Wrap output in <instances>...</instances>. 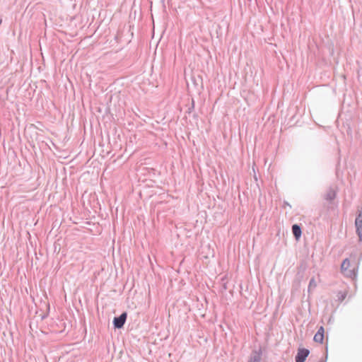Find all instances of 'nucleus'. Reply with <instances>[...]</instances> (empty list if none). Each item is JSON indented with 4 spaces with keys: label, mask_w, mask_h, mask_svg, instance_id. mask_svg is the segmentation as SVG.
I'll use <instances>...</instances> for the list:
<instances>
[{
    "label": "nucleus",
    "mask_w": 362,
    "mask_h": 362,
    "mask_svg": "<svg viewBox=\"0 0 362 362\" xmlns=\"http://www.w3.org/2000/svg\"><path fill=\"white\" fill-rule=\"evenodd\" d=\"M127 317V313H122L119 316L115 317L113 320V325L116 329L123 327Z\"/></svg>",
    "instance_id": "nucleus-1"
},
{
    "label": "nucleus",
    "mask_w": 362,
    "mask_h": 362,
    "mask_svg": "<svg viewBox=\"0 0 362 362\" xmlns=\"http://www.w3.org/2000/svg\"><path fill=\"white\" fill-rule=\"evenodd\" d=\"M310 351L305 348H299L295 357L296 362H305L308 356Z\"/></svg>",
    "instance_id": "nucleus-2"
},
{
    "label": "nucleus",
    "mask_w": 362,
    "mask_h": 362,
    "mask_svg": "<svg viewBox=\"0 0 362 362\" xmlns=\"http://www.w3.org/2000/svg\"><path fill=\"white\" fill-rule=\"evenodd\" d=\"M337 197V190L330 187L324 194V199L328 202L333 201Z\"/></svg>",
    "instance_id": "nucleus-3"
},
{
    "label": "nucleus",
    "mask_w": 362,
    "mask_h": 362,
    "mask_svg": "<svg viewBox=\"0 0 362 362\" xmlns=\"http://www.w3.org/2000/svg\"><path fill=\"white\" fill-rule=\"evenodd\" d=\"M261 355H262L261 351H253L250 358L249 362H260Z\"/></svg>",
    "instance_id": "nucleus-4"
},
{
    "label": "nucleus",
    "mask_w": 362,
    "mask_h": 362,
    "mask_svg": "<svg viewBox=\"0 0 362 362\" xmlns=\"http://www.w3.org/2000/svg\"><path fill=\"white\" fill-rule=\"evenodd\" d=\"M292 232H293V234L296 240H298L300 238V237L301 236V233H302L301 228L297 224H294L292 226Z\"/></svg>",
    "instance_id": "nucleus-5"
},
{
    "label": "nucleus",
    "mask_w": 362,
    "mask_h": 362,
    "mask_svg": "<svg viewBox=\"0 0 362 362\" xmlns=\"http://www.w3.org/2000/svg\"><path fill=\"white\" fill-rule=\"evenodd\" d=\"M343 274L347 276V277H349L351 279H354L356 276V271H355V269H347L346 270L345 272H343Z\"/></svg>",
    "instance_id": "nucleus-6"
},
{
    "label": "nucleus",
    "mask_w": 362,
    "mask_h": 362,
    "mask_svg": "<svg viewBox=\"0 0 362 362\" xmlns=\"http://www.w3.org/2000/svg\"><path fill=\"white\" fill-rule=\"evenodd\" d=\"M349 267H350L349 259L348 258H346L345 259H344V261L342 262L341 265V272L343 273L346 270L349 269Z\"/></svg>",
    "instance_id": "nucleus-7"
},
{
    "label": "nucleus",
    "mask_w": 362,
    "mask_h": 362,
    "mask_svg": "<svg viewBox=\"0 0 362 362\" xmlns=\"http://www.w3.org/2000/svg\"><path fill=\"white\" fill-rule=\"evenodd\" d=\"M313 339L315 342L322 344L324 340V335L321 334L320 332H316V334L314 336Z\"/></svg>",
    "instance_id": "nucleus-8"
},
{
    "label": "nucleus",
    "mask_w": 362,
    "mask_h": 362,
    "mask_svg": "<svg viewBox=\"0 0 362 362\" xmlns=\"http://www.w3.org/2000/svg\"><path fill=\"white\" fill-rule=\"evenodd\" d=\"M317 286V283L314 278H312L310 280L309 285H308V291H310L313 289H315Z\"/></svg>",
    "instance_id": "nucleus-9"
},
{
    "label": "nucleus",
    "mask_w": 362,
    "mask_h": 362,
    "mask_svg": "<svg viewBox=\"0 0 362 362\" xmlns=\"http://www.w3.org/2000/svg\"><path fill=\"white\" fill-rule=\"evenodd\" d=\"M356 231L358 236L359 241L362 242V226L356 227Z\"/></svg>",
    "instance_id": "nucleus-10"
},
{
    "label": "nucleus",
    "mask_w": 362,
    "mask_h": 362,
    "mask_svg": "<svg viewBox=\"0 0 362 362\" xmlns=\"http://www.w3.org/2000/svg\"><path fill=\"white\" fill-rule=\"evenodd\" d=\"M346 296V293H342V292H339L338 295H337L338 300L341 302L345 299Z\"/></svg>",
    "instance_id": "nucleus-11"
},
{
    "label": "nucleus",
    "mask_w": 362,
    "mask_h": 362,
    "mask_svg": "<svg viewBox=\"0 0 362 362\" xmlns=\"http://www.w3.org/2000/svg\"><path fill=\"white\" fill-rule=\"evenodd\" d=\"M355 221H362V211H358V214Z\"/></svg>",
    "instance_id": "nucleus-12"
},
{
    "label": "nucleus",
    "mask_w": 362,
    "mask_h": 362,
    "mask_svg": "<svg viewBox=\"0 0 362 362\" xmlns=\"http://www.w3.org/2000/svg\"><path fill=\"white\" fill-rule=\"evenodd\" d=\"M355 226H362V221H355Z\"/></svg>",
    "instance_id": "nucleus-13"
},
{
    "label": "nucleus",
    "mask_w": 362,
    "mask_h": 362,
    "mask_svg": "<svg viewBox=\"0 0 362 362\" xmlns=\"http://www.w3.org/2000/svg\"><path fill=\"white\" fill-rule=\"evenodd\" d=\"M317 332H320V333H321V334H323V335H324V332H325L324 327L321 326V327L318 329V330H317Z\"/></svg>",
    "instance_id": "nucleus-14"
},
{
    "label": "nucleus",
    "mask_w": 362,
    "mask_h": 362,
    "mask_svg": "<svg viewBox=\"0 0 362 362\" xmlns=\"http://www.w3.org/2000/svg\"><path fill=\"white\" fill-rule=\"evenodd\" d=\"M2 23V19L0 18V25Z\"/></svg>",
    "instance_id": "nucleus-15"
},
{
    "label": "nucleus",
    "mask_w": 362,
    "mask_h": 362,
    "mask_svg": "<svg viewBox=\"0 0 362 362\" xmlns=\"http://www.w3.org/2000/svg\"><path fill=\"white\" fill-rule=\"evenodd\" d=\"M318 362H325V361H322V360H321V361H318Z\"/></svg>",
    "instance_id": "nucleus-16"
}]
</instances>
